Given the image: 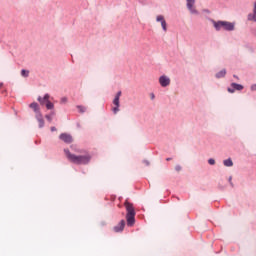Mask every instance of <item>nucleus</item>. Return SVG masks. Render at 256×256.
<instances>
[{"instance_id": "obj_1", "label": "nucleus", "mask_w": 256, "mask_h": 256, "mask_svg": "<svg viewBox=\"0 0 256 256\" xmlns=\"http://www.w3.org/2000/svg\"><path fill=\"white\" fill-rule=\"evenodd\" d=\"M64 153L70 161V163H74V165H87L91 161V155L85 154V155H75L72 154L71 151L65 149Z\"/></svg>"}, {"instance_id": "obj_2", "label": "nucleus", "mask_w": 256, "mask_h": 256, "mask_svg": "<svg viewBox=\"0 0 256 256\" xmlns=\"http://www.w3.org/2000/svg\"><path fill=\"white\" fill-rule=\"evenodd\" d=\"M127 214H126V221L128 227H133L135 225V208L133 207V204L129 203V201H125L124 203Z\"/></svg>"}, {"instance_id": "obj_3", "label": "nucleus", "mask_w": 256, "mask_h": 256, "mask_svg": "<svg viewBox=\"0 0 256 256\" xmlns=\"http://www.w3.org/2000/svg\"><path fill=\"white\" fill-rule=\"evenodd\" d=\"M214 28L216 31H233L235 29V23H231L228 21H212Z\"/></svg>"}, {"instance_id": "obj_4", "label": "nucleus", "mask_w": 256, "mask_h": 256, "mask_svg": "<svg viewBox=\"0 0 256 256\" xmlns=\"http://www.w3.org/2000/svg\"><path fill=\"white\" fill-rule=\"evenodd\" d=\"M187 1V9L190 11L192 15H199V11L195 8V0H186Z\"/></svg>"}, {"instance_id": "obj_5", "label": "nucleus", "mask_w": 256, "mask_h": 256, "mask_svg": "<svg viewBox=\"0 0 256 256\" xmlns=\"http://www.w3.org/2000/svg\"><path fill=\"white\" fill-rule=\"evenodd\" d=\"M159 83L161 87H169L171 85V78L166 75L160 76Z\"/></svg>"}, {"instance_id": "obj_6", "label": "nucleus", "mask_w": 256, "mask_h": 256, "mask_svg": "<svg viewBox=\"0 0 256 256\" xmlns=\"http://www.w3.org/2000/svg\"><path fill=\"white\" fill-rule=\"evenodd\" d=\"M59 139L67 144L73 143V136H71L70 134H67V133L60 134Z\"/></svg>"}, {"instance_id": "obj_7", "label": "nucleus", "mask_w": 256, "mask_h": 256, "mask_svg": "<svg viewBox=\"0 0 256 256\" xmlns=\"http://www.w3.org/2000/svg\"><path fill=\"white\" fill-rule=\"evenodd\" d=\"M156 21L158 23H161V27H162L163 31H167V21H165V17L163 15H158L156 17Z\"/></svg>"}, {"instance_id": "obj_8", "label": "nucleus", "mask_w": 256, "mask_h": 256, "mask_svg": "<svg viewBox=\"0 0 256 256\" xmlns=\"http://www.w3.org/2000/svg\"><path fill=\"white\" fill-rule=\"evenodd\" d=\"M231 87L232 88H228V93H235V91H243V85L241 84L232 83Z\"/></svg>"}, {"instance_id": "obj_9", "label": "nucleus", "mask_w": 256, "mask_h": 256, "mask_svg": "<svg viewBox=\"0 0 256 256\" xmlns=\"http://www.w3.org/2000/svg\"><path fill=\"white\" fill-rule=\"evenodd\" d=\"M30 109H33L35 115L41 114V108H39V104L37 102H33L29 105Z\"/></svg>"}, {"instance_id": "obj_10", "label": "nucleus", "mask_w": 256, "mask_h": 256, "mask_svg": "<svg viewBox=\"0 0 256 256\" xmlns=\"http://www.w3.org/2000/svg\"><path fill=\"white\" fill-rule=\"evenodd\" d=\"M125 229V220H121L118 225L114 227L115 233H121Z\"/></svg>"}, {"instance_id": "obj_11", "label": "nucleus", "mask_w": 256, "mask_h": 256, "mask_svg": "<svg viewBox=\"0 0 256 256\" xmlns=\"http://www.w3.org/2000/svg\"><path fill=\"white\" fill-rule=\"evenodd\" d=\"M113 105H115V107L112 108V111L115 115H117V112L119 111V107H120L119 98H114Z\"/></svg>"}, {"instance_id": "obj_12", "label": "nucleus", "mask_w": 256, "mask_h": 256, "mask_svg": "<svg viewBox=\"0 0 256 256\" xmlns=\"http://www.w3.org/2000/svg\"><path fill=\"white\" fill-rule=\"evenodd\" d=\"M35 118L37 119L38 123H39V127L40 129H42V127H45V120L43 119V114H38L35 115Z\"/></svg>"}, {"instance_id": "obj_13", "label": "nucleus", "mask_w": 256, "mask_h": 256, "mask_svg": "<svg viewBox=\"0 0 256 256\" xmlns=\"http://www.w3.org/2000/svg\"><path fill=\"white\" fill-rule=\"evenodd\" d=\"M50 97L51 96L49 94H45L44 97L39 96L38 97V101H39L40 105H45V103L47 104V102L49 101Z\"/></svg>"}, {"instance_id": "obj_14", "label": "nucleus", "mask_w": 256, "mask_h": 256, "mask_svg": "<svg viewBox=\"0 0 256 256\" xmlns=\"http://www.w3.org/2000/svg\"><path fill=\"white\" fill-rule=\"evenodd\" d=\"M225 75H227V70L223 69L216 74V78L221 79L222 77H225Z\"/></svg>"}, {"instance_id": "obj_15", "label": "nucleus", "mask_w": 256, "mask_h": 256, "mask_svg": "<svg viewBox=\"0 0 256 256\" xmlns=\"http://www.w3.org/2000/svg\"><path fill=\"white\" fill-rule=\"evenodd\" d=\"M223 163L225 167H233V160H231V158L224 160Z\"/></svg>"}, {"instance_id": "obj_16", "label": "nucleus", "mask_w": 256, "mask_h": 256, "mask_svg": "<svg viewBox=\"0 0 256 256\" xmlns=\"http://www.w3.org/2000/svg\"><path fill=\"white\" fill-rule=\"evenodd\" d=\"M46 108L47 109H54L55 105L53 104V102H51L49 99L48 101H46Z\"/></svg>"}, {"instance_id": "obj_17", "label": "nucleus", "mask_w": 256, "mask_h": 256, "mask_svg": "<svg viewBox=\"0 0 256 256\" xmlns=\"http://www.w3.org/2000/svg\"><path fill=\"white\" fill-rule=\"evenodd\" d=\"M22 77H29V70H21Z\"/></svg>"}, {"instance_id": "obj_18", "label": "nucleus", "mask_w": 256, "mask_h": 256, "mask_svg": "<svg viewBox=\"0 0 256 256\" xmlns=\"http://www.w3.org/2000/svg\"><path fill=\"white\" fill-rule=\"evenodd\" d=\"M77 109L79 110V113H85V111H87V108H85V106H77Z\"/></svg>"}, {"instance_id": "obj_19", "label": "nucleus", "mask_w": 256, "mask_h": 256, "mask_svg": "<svg viewBox=\"0 0 256 256\" xmlns=\"http://www.w3.org/2000/svg\"><path fill=\"white\" fill-rule=\"evenodd\" d=\"M52 115H55V113L52 112V114L45 116V118L47 119V121H49V123H51L53 121V116Z\"/></svg>"}, {"instance_id": "obj_20", "label": "nucleus", "mask_w": 256, "mask_h": 256, "mask_svg": "<svg viewBox=\"0 0 256 256\" xmlns=\"http://www.w3.org/2000/svg\"><path fill=\"white\" fill-rule=\"evenodd\" d=\"M253 21H256V2H255V4H254Z\"/></svg>"}, {"instance_id": "obj_21", "label": "nucleus", "mask_w": 256, "mask_h": 256, "mask_svg": "<svg viewBox=\"0 0 256 256\" xmlns=\"http://www.w3.org/2000/svg\"><path fill=\"white\" fill-rule=\"evenodd\" d=\"M208 163H209V165H215V159L210 158V159L208 160Z\"/></svg>"}, {"instance_id": "obj_22", "label": "nucleus", "mask_w": 256, "mask_h": 256, "mask_svg": "<svg viewBox=\"0 0 256 256\" xmlns=\"http://www.w3.org/2000/svg\"><path fill=\"white\" fill-rule=\"evenodd\" d=\"M181 169H182L181 165H176L175 166V171L179 172V171H181Z\"/></svg>"}, {"instance_id": "obj_23", "label": "nucleus", "mask_w": 256, "mask_h": 256, "mask_svg": "<svg viewBox=\"0 0 256 256\" xmlns=\"http://www.w3.org/2000/svg\"><path fill=\"white\" fill-rule=\"evenodd\" d=\"M115 98L117 99H120L121 98V91H119V92H117V94H116V96H115Z\"/></svg>"}, {"instance_id": "obj_24", "label": "nucleus", "mask_w": 256, "mask_h": 256, "mask_svg": "<svg viewBox=\"0 0 256 256\" xmlns=\"http://www.w3.org/2000/svg\"><path fill=\"white\" fill-rule=\"evenodd\" d=\"M61 103H67V98L66 97L62 98Z\"/></svg>"}, {"instance_id": "obj_25", "label": "nucleus", "mask_w": 256, "mask_h": 256, "mask_svg": "<svg viewBox=\"0 0 256 256\" xmlns=\"http://www.w3.org/2000/svg\"><path fill=\"white\" fill-rule=\"evenodd\" d=\"M252 91H256V84L251 87Z\"/></svg>"}, {"instance_id": "obj_26", "label": "nucleus", "mask_w": 256, "mask_h": 256, "mask_svg": "<svg viewBox=\"0 0 256 256\" xmlns=\"http://www.w3.org/2000/svg\"><path fill=\"white\" fill-rule=\"evenodd\" d=\"M51 131H57V128L52 127V128H51Z\"/></svg>"}, {"instance_id": "obj_27", "label": "nucleus", "mask_w": 256, "mask_h": 256, "mask_svg": "<svg viewBox=\"0 0 256 256\" xmlns=\"http://www.w3.org/2000/svg\"><path fill=\"white\" fill-rule=\"evenodd\" d=\"M151 99H155V94H151Z\"/></svg>"}, {"instance_id": "obj_28", "label": "nucleus", "mask_w": 256, "mask_h": 256, "mask_svg": "<svg viewBox=\"0 0 256 256\" xmlns=\"http://www.w3.org/2000/svg\"><path fill=\"white\" fill-rule=\"evenodd\" d=\"M231 177L229 178V182H230V185H232V187H233V183L231 182Z\"/></svg>"}, {"instance_id": "obj_29", "label": "nucleus", "mask_w": 256, "mask_h": 256, "mask_svg": "<svg viewBox=\"0 0 256 256\" xmlns=\"http://www.w3.org/2000/svg\"><path fill=\"white\" fill-rule=\"evenodd\" d=\"M145 165H149V161H144Z\"/></svg>"}, {"instance_id": "obj_30", "label": "nucleus", "mask_w": 256, "mask_h": 256, "mask_svg": "<svg viewBox=\"0 0 256 256\" xmlns=\"http://www.w3.org/2000/svg\"><path fill=\"white\" fill-rule=\"evenodd\" d=\"M166 161H171V158H167Z\"/></svg>"}, {"instance_id": "obj_31", "label": "nucleus", "mask_w": 256, "mask_h": 256, "mask_svg": "<svg viewBox=\"0 0 256 256\" xmlns=\"http://www.w3.org/2000/svg\"><path fill=\"white\" fill-rule=\"evenodd\" d=\"M235 79H239V77H237L236 75H234Z\"/></svg>"}, {"instance_id": "obj_32", "label": "nucleus", "mask_w": 256, "mask_h": 256, "mask_svg": "<svg viewBox=\"0 0 256 256\" xmlns=\"http://www.w3.org/2000/svg\"><path fill=\"white\" fill-rule=\"evenodd\" d=\"M0 87H3V84H2V83H0Z\"/></svg>"}]
</instances>
